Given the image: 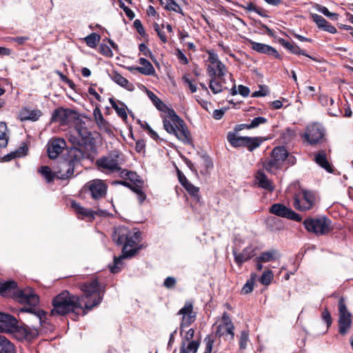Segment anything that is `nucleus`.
Here are the masks:
<instances>
[{"label":"nucleus","mask_w":353,"mask_h":353,"mask_svg":"<svg viewBox=\"0 0 353 353\" xmlns=\"http://www.w3.org/2000/svg\"><path fill=\"white\" fill-rule=\"evenodd\" d=\"M139 50L146 57L152 58V53L150 50L144 44L141 43L139 46Z\"/></svg>","instance_id":"69168bd1"},{"label":"nucleus","mask_w":353,"mask_h":353,"mask_svg":"<svg viewBox=\"0 0 353 353\" xmlns=\"http://www.w3.org/2000/svg\"><path fill=\"white\" fill-rule=\"evenodd\" d=\"M330 108L327 109V113L332 117H339L341 114V110L339 108V103L334 102V105H330Z\"/></svg>","instance_id":"8fccbe9b"},{"label":"nucleus","mask_w":353,"mask_h":353,"mask_svg":"<svg viewBox=\"0 0 353 353\" xmlns=\"http://www.w3.org/2000/svg\"><path fill=\"white\" fill-rule=\"evenodd\" d=\"M315 162L320 165L321 168H324L329 172H332V166L330 165L327 157L325 152L323 150L319 151L314 157Z\"/></svg>","instance_id":"c756f323"},{"label":"nucleus","mask_w":353,"mask_h":353,"mask_svg":"<svg viewBox=\"0 0 353 353\" xmlns=\"http://www.w3.org/2000/svg\"><path fill=\"white\" fill-rule=\"evenodd\" d=\"M17 283L12 280L8 281H0V294L3 296L12 295L14 299L21 303L30 305H37L39 299L38 295L30 288L17 289Z\"/></svg>","instance_id":"7ed1b4c3"},{"label":"nucleus","mask_w":353,"mask_h":353,"mask_svg":"<svg viewBox=\"0 0 353 353\" xmlns=\"http://www.w3.org/2000/svg\"><path fill=\"white\" fill-rule=\"evenodd\" d=\"M310 16L319 28L323 29L332 34H334L337 32L336 28L327 22L322 16L314 13H312Z\"/></svg>","instance_id":"4be33fe9"},{"label":"nucleus","mask_w":353,"mask_h":353,"mask_svg":"<svg viewBox=\"0 0 353 353\" xmlns=\"http://www.w3.org/2000/svg\"><path fill=\"white\" fill-rule=\"evenodd\" d=\"M148 97L152 101L155 107L161 112L167 114L165 118L169 117V111L174 110L173 109L169 108L156 94L151 91L147 92Z\"/></svg>","instance_id":"cd10ccee"},{"label":"nucleus","mask_w":353,"mask_h":353,"mask_svg":"<svg viewBox=\"0 0 353 353\" xmlns=\"http://www.w3.org/2000/svg\"><path fill=\"white\" fill-rule=\"evenodd\" d=\"M265 140L262 137H246L245 145L250 151H252L259 147L263 141Z\"/></svg>","instance_id":"58836bf2"},{"label":"nucleus","mask_w":353,"mask_h":353,"mask_svg":"<svg viewBox=\"0 0 353 353\" xmlns=\"http://www.w3.org/2000/svg\"><path fill=\"white\" fill-rule=\"evenodd\" d=\"M12 327L10 330H8L6 332L12 334L19 341L24 339L30 341L39 334L38 330L34 327H30L27 325L18 326L17 323H13Z\"/></svg>","instance_id":"ddd939ff"},{"label":"nucleus","mask_w":353,"mask_h":353,"mask_svg":"<svg viewBox=\"0 0 353 353\" xmlns=\"http://www.w3.org/2000/svg\"><path fill=\"white\" fill-rule=\"evenodd\" d=\"M75 130L78 135L81 138L83 143L90 148L91 150H95L96 140L91 132L82 124H77L75 126Z\"/></svg>","instance_id":"f3484780"},{"label":"nucleus","mask_w":353,"mask_h":353,"mask_svg":"<svg viewBox=\"0 0 353 353\" xmlns=\"http://www.w3.org/2000/svg\"><path fill=\"white\" fill-rule=\"evenodd\" d=\"M234 325L232 323H221L217 327L216 334L219 336H230V339L234 337Z\"/></svg>","instance_id":"2f4dec72"},{"label":"nucleus","mask_w":353,"mask_h":353,"mask_svg":"<svg viewBox=\"0 0 353 353\" xmlns=\"http://www.w3.org/2000/svg\"><path fill=\"white\" fill-rule=\"evenodd\" d=\"M339 331L341 334H345L351 327V313L347 310L343 297L339 301Z\"/></svg>","instance_id":"9d476101"},{"label":"nucleus","mask_w":353,"mask_h":353,"mask_svg":"<svg viewBox=\"0 0 353 353\" xmlns=\"http://www.w3.org/2000/svg\"><path fill=\"white\" fill-rule=\"evenodd\" d=\"M72 113V111L69 109L57 108L53 112L51 121L52 122H57L61 125H64L67 123Z\"/></svg>","instance_id":"6ab92c4d"},{"label":"nucleus","mask_w":353,"mask_h":353,"mask_svg":"<svg viewBox=\"0 0 353 353\" xmlns=\"http://www.w3.org/2000/svg\"><path fill=\"white\" fill-rule=\"evenodd\" d=\"M185 189L196 201H200L201 196L199 194V188L198 187L194 186L190 183L185 187Z\"/></svg>","instance_id":"79ce46f5"},{"label":"nucleus","mask_w":353,"mask_h":353,"mask_svg":"<svg viewBox=\"0 0 353 353\" xmlns=\"http://www.w3.org/2000/svg\"><path fill=\"white\" fill-rule=\"evenodd\" d=\"M66 147V142L63 139L57 138L49 141L48 143V154L50 159H55L62 153Z\"/></svg>","instance_id":"dca6fc26"},{"label":"nucleus","mask_w":353,"mask_h":353,"mask_svg":"<svg viewBox=\"0 0 353 353\" xmlns=\"http://www.w3.org/2000/svg\"><path fill=\"white\" fill-rule=\"evenodd\" d=\"M269 94V90L266 86H261L260 89L252 93V97H265Z\"/></svg>","instance_id":"5fc2aeb1"},{"label":"nucleus","mask_w":353,"mask_h":353,"mask_svg":"<svg viewBox=\"0 0 353 353\" xmlns=\"http://www.w3.org/2000/svg\"><path fill=\"white\" fill-rule=\"evenodd\" d=\"M250 43L252 48L257 52L272 55L279 59L280 58L279 52L270 46L254 41H250Z\"/></svg>","instance_id":"5701e85b"},{"label":"nucleus","mask_w":353,"mask_h":353,"mask_svg":"<svg viewBox=\"0 0 353 353\" xmlns=\"http://www.w3.org/2000/svg\"><path fill=\"white\" fill-rule=\"evenodd\" d=\"M183 81L188 86L191 92H192V93L196 92V91L197 90L196 86V85L192 83V81L190 79V78L188 76L183 77Z\"/></svg>","instance_id":"680f3d73"},{"label":"nucleus","mask_w":353,"mask_h":353,"mask_svg":"<svg viewBox=\"0 0 353 353\" xmlns=\"http://www.w3.org/2000/svg\"><path fill=\"white\" fill-rule=\"evenodd\" d=\"M70 161L64 163L61 165V169L65 170V172L58 176L60 179H66L73 176L74 169L76 163H79L81 160L88 159L89 154L78 148H72L69 152Z\"/></svg>","instance_id":"39448f33"},{"label":"nucleus","mask_w":353,"mask_h":353,"mask_svg":"<svg viewBox=\"0 0 353 353\" xmlns=\"http://www.w3.org/2000/svg\"><path fill=\"white\" fill-rule=\"evenodd\" d=\"M85 192H89L92 199L97 200L103 198L107 192V185L101 179H93L83 186Z\"/></svg>","instance_id":"9b49d317"},{"label":"nucleus","mask_w":353,"mask_h":353,"mask_svg":"<svg viewBox=\"0 0 353 353\" xmlns=\"http://www.w3.org/2000/svg\"><path fill=\"white\" fill-rule=\"evenodd\" d=\"M273 278V274L271 271L264 272L260 278V282L263 285H269Z\"/></svg>","instance_id":"3c124183"},{"label":"nucleus","mask_w":353,"mask_h":353,"mask_svg":"<svg viewBox=\"0 0 353 353\" xmlns=\"http://www.w3.org/2000/svg\"><path fill=\"white\" fill-rule=\"evenodd\" d=\"M111 79L116 83L119 85L121 87L125 88L128 90H132L133 89V85L130 83L128 80L123 77L121 74L118 73L117 72H114L111 75Z\"/></svg>","instance_id":"c9c22d12"},{"label":"nucleus","mask_w":353,"mask_h":353,"mask_svg":"<svg viewBox=\"0 0 353 353\" xmlns=\"http://www.w3.org/2000/svg\"><path fill=\"white\" fill-rule=\"evenodd\" d=\"M38 172L40 173L43 178L46 179V182L50 183L54 181L55 177L60 179L58 175L63 174L65 171V170H62L57 172H52L50 168L47 165H43L39 168Z\"/></svg>","instance_id":"393cba45"},{"label":"nucleus","mask_w":353,"mask_h":353,"mask_svg":"<svg viewBox=\"0 0 353 353\" xmlns=\"http://www.w3.org/2000/svg\"><path fill=\"white\" fill-rule=\"evenodd\" d=\"M14 345L4 336L0 335V353H15Z\"/></svg>","instance_id":"4c0bfd02"},{"label":"nucleus","mask_w":353,"mask_h":353,"mask_svg":"<svg viewBox=\"0 0 353 353\" xmlns=\"http://www.w3.org/2000/svg\"><path fill=\"white\" fill-rule=\"evenodd\" d=\"M204 342L205 343V349L204 353H211L212 350V345L214 342L212 336L208 335L205 339Z\"/></svg>","instance_id":"864d4df0"},{"label":"nucleus","mask_w":353,"mask_h":353,"mask_svg":"<svg viewBox=\"0 0 353 353\" xmlns=\"http://www.w3.org/2000/svg\"><path fill=\"white\" fill-rule=\"evenodd\" d=\"M209 62L207 65V72L209 77H224L227 74L225 65L219 60L218 55L213 51H208Z\"/></svg>","instance_id":"1a4fd4ad"},{"label":"nucleus","mask_w":353,"mask_h":353,"mask_svg":"<svg viewBox=\"0 0 353 353\" xmlns=\"http://www.w3.org/2000/svg\"><path fill=\"white\" fill-rule=\"evenodd\" d=\"M320 102L324 106H330V105H334V99L328 96H321L320 97Z\"/></svg>","instance_id":"052dcab7"},{"label":"nucleus","mask_w":353,"mask_h":353,"mask_svg":"<svg viewBox=\"0 0 353 353\" xmlns=\"http://www.w3.org/2000/svg\"><path fill=\"white\" fill-rule=\"evenodd\" d=\"M254 248L251 245L246 247L241 253L233 250L235 261L239 265H241L254 256Z\"/></svg>","instance_id":"412c9836"},{"label":"nucleus","mask_w":353,"mask_h":353,"mask_svg":"<svg viewBox=\"0 0 353 353\" xmlns=\"http://www.w3.org/2000/svg\"><path fill=\"white\" fill-rule=\"evenodd\" d=\"M93 116L94 118V121L96 124H97L99 122H101L104 121V118L103 117V114L101 113V111L99 108L96 107L93 110Z\"/></svg>","instance_id":"4d7b16f0"},{"label":"nucleus","mask_w":353,"mask_h":353,"mask_svg":"<svg viewBox=\"0 0 353 353\" xmlns=\"http://www.w3.org/2000/svg\"><path fill=\"white\" fill-rule=\"evenodd\" d=\"M133 191L137 194L138 200L140 203H142L145 199V194L137 188H132Z\"/></svg>","instance_id":"774afa93"},{"label":"nucleus","mask_w":353,"mask_h":353,"mask_svg":"<svg viewBox=\"0 0 353 353\" xmlns=\"http://www.w3.org/2000/svg\"><path fill=\"white\" fill-rule=\"evenodd\" d=\"M179 314L183 316L181 323V329L189 326L196 319L195 313L193 312V305L190 301L185 302L184 306L179 311Z\"/></svg>","instance_id":"a211bd4d"},{"label":"nucleus","mask_w":353,"mask_h":353,"mask_svg":"<svg viewBox=\"0 0 353 353\" xmlns=\"http://www.w3.org/2000/svg\"><path fill=\"white\" fill-rule=\"evenodd\" d=\"M194 335V330L192 328L189 329L183 337V341L189 342L193 341L192 339Z\"/></svg>","instance_id":"338daca9"},{"label":"nucleus","mask_w":353,"mask_h":353,"mask_svg":"<svg viewBox=\"0 0 353 353\" xmlns=\"http://www.w3.org/2000/svg\"><path fill=\"white\" fill-rule=\"evenodd\" d=\"M164 8L168 10H172L177 13L183 14V10L174 0H166Z\"/></svg>","instance_id":"49530a36"},{"label":"nucleus","mask_w":353,"mask_h":353,"mask_svg":"<svg viewBox=\"0 0 353 353\" xmlns=\"http://www.w3.org/2000/svg\"><path fill=\"white\" fill-rule=\"evenodd\" d=\"M99 170L105 174L119 172L121 170L120 157L118 154H110L101 157L96 161Z\"/></svg>","instance_id":"423d86ee"},{"label":"nucleus","mask_w":353,"mask_h":353,"mask_svg":"<svg viewBox=\"0 0 353 353\" xmlns=\"http://www.w3.org/2000/svg\"><path fill=\"white\" fill-rule=\"evenodd\" d=\"M17 320L12 316L0 312V332H6L10 330L13 323H17Z\"/></svg>","instance_id":"b1692460"},{"label":"nucleus","mask_w":353,"mask_h":353,"mask_svg":"<svg viewBox=\"0 0 353 353\" xmlns=\"http://www.w3.org/2000/svg\"><path fill=\"white\" fill-rule=\"evenodd\" d=\"M71 208L74 210L79 218L82 219H87L88 221L94 219L95 215L105 214V211L102 210L93 211L82 207L79 203L74 201L71 202Z\"/></svg>","instance_id":"2eb2a0df"},{"label":"nucleus","mask_w":353,"mask_h":353,"mask_svg":"<svg viewBox=\"0 0 353 353\" xmlns=\"http://www.w3.org/2000/svg\"><path fill=\"white\" fill-rule=\"evenodd\" d=\"M8 141L7 126L5 123L0 122V148H5Z\"/></svg>","instance_id":"a19ab883"},{"label":"nucleus","mask_w":353,"mask_h":353,"mask_svg":"<svg viewBox=\"0 0 353 353\" xmlns=\"http://www.w3.org/2000/svg\"><path fill=\"white\" fill-rule=\"evenodd\" d=\"M280 257V254L276 250H270L262 252L259 257L256 259L259 262H269L277 260Z\"/></svg>","instance_id":"c85d7f7f"},{"label":"nucleus","mask_w":353,"mask_h":353,"mask_svg":"<svg viewBox=\"0 0 353 353\" xmlns=\"http://www.w3.org/2000/svg\"><path fill=\"white\" fill-rule=\"evenodd\" d=\"M81 290L83 292L81 297L74 295L67 290L56 296L52 300L53 308L50 314L63 316L70 312L77 314L76 310L81 309L83 310V315H85L88 311L100 303L102 299L101 292L97 280L82 284Z\"/></svg>","instance_id":"f257e3e1"},{"label":"nucleus","mask_w":353,"mask_h":353,"mask_svg":"<svg viewBox=\"0 0 353 353\" xmlns=\"http://www.w3.org/2000/svg\"><path fill=\"white\" fill-rule=\"evenodd\" d=\"M322 319L325 321L327 325V327L330 326L332 322V319L329 311L325 309L322 313Z\"/></svg>","instance_id":"0e129e2a"},{"label":"nucleus","mask_w":353,"mask_h":353,"mask_svg":"<svg viewBox=\"0 0 353 353\" xmlns=\"http://www.w3.org/2000/svg\"><path fill=\"white\" fill-rule=\"evenodd\" d=\"M279 43L283 46L284 48L288 49L289 51H290L292 53L295 54H302L303 56H305L312 60L316 61V59L309 54H306L304 50H301L298 46H296L294 43H292L289 41H285L283 39H279Z\"/></svg>","instance_id":"bb28decb"},{"label":"nucleus","mask_w":353,"mask_h":353,"mask_svg":"<svg viewBox=\"0 0 353 353\" xmlns=\"http://www.w3.org/2000/svg\"><path fill=\"white\" fill-rule=\"evenodd\" d=\"M93 116L94 118V121L96 124H97L99 122H101L104 121V118L103 117V114L101 113V111L99 108L96 107L93 110Z\"/></svg>","instance_id":"6e6d98bb"},{"label":"nucleus","mask_w":353,"mask_h":353,"mask_svg":"<svg viewBox=\"0 0 353 353\" xmlns=\"http://www.w3.org/2000/svg\"><path fill=\"white\" fill-rule=\"evenodd\" d=\"M210 81L209 83L210 89L214 94H219L223 92L224 90H227L228 88L226 85V81L219 77H210Z\"/></svg>","instance_id":"aec40b11"},{"label":"nucleus","mask_w":353,"mask_h":353,"mask_svg":"<svg viewBox=\"0 0 353 353\" xmlns=\"http://www.w3.org/2000/svg\"><path fill=\"white\" fill-rule=\"evenodd\" d=\"M164 129L171 134H174L179 140L185 143L191 141L190 133L184 121L176 115L174 110L169 111V117L163 120Z\"/></svg>","instance_id":"20e7f679"},{"label":"nucleus","mask_w":353,"mask_h":353,"mask_svg":"<svg viewBox=\"0 0 353 353\" xmlns=\"http://www.w3.org/2000/svg\"><path fill=\"white\" fill-rule=\"evenodd\" d=\"M270 212L276 216L298 222L301 221V217L297 213L281 203L273 204L270 208Z\"/></svg>","instance_id":"4468645a"},{"label":"nucleus","mask_w":353,"mask_h":353,"mask_svg":"<svg viewBox=\"0 0 353 353\" xmlns=\"http://www.w3.org/2000/svg\"><path fill=\"white\" fill-rule=\"evenodd\" d=\"M305 229L316 235H324L331 230V221L325 218L312 219L308 218L303 222Z\"/></svg>","instance_id":"6e6552de"},{"label":"nucleus","mask_w":353,"mask_h":353,"mask_svg":"<svg viewBox=\"0 0 353 353\" xmlns=\"http://www.w3.org/2000/svg\"><path fill=\"white\" fill-rule=\"evenodd\" d=\"M228 140L234 147L245 146L246 137H236L234 134H228Z\"/></svg>","instance_id":"ea45409f"},{"label":"nucleus","mask_w":353,"mask_h":353,"mask_svg":"<svg viewBox=\"0 0 353 353\" xmlns=\"http://www.w3.org/2000/svg\"><path fill=\"white\" fill-rule=\"evenodd\" d=\"M314 203L313 194L307 190H302L294 197L293 206L296 210L306 211L311 209Z\"/></svg>","instance_id":"f8f14e48"},{"label":"nucleus","mask_w":353,"mask_h":353,"mask_svg":"<svg viewBox=\"0 0 353 353\" xmlns=\"http://www.w3.org/2000/svg\"><path fill=\"white\" fill-rule=\"evenodd\" d=\"M97 125L98 128H99V130H101L108 134L112 133L111 125L107 121L104 120L101 122L98 123Z\"/></svg>","instance_id":"603ef678"},{"label":"nucleus","mask_w":353,"mask_h":353,"mask_svg":"<svg viewBox=\"0 0 353 353\" xmlns=\"http://www.w3.org/2000/svg\"><path fill=\"white\" fill-rule=\"evenodd\" d=\"M139 63L141 66L133 68L144 75H153L155 73V69L151 63L145 58H140Z\"/></svg>","instance_id":"a878e982"},{"label":"nucleus","mask_w":353,"mask_h":353,"mask_svg":"<svg viewBox=\"0 0 353 353\" xmlns=\"http://www.w3.org/2000/svg\"><path fill=\"white\" fill-rule=\"evenodd\" d=\"M254 288V281L253 280H249L246 282V283L243 285L242 288V292L245 294L251 292Z\"/></svg>","instance_id":"bf43d9fd"},{"label":"nucleus","mask_w":353,"mask_h":353,"mask_svg":"<svg viewBox=\"0 0 353 353\" xmlns=\"http://www.w3.org/2000/svg\"><path fill=\"white\" fill-rule=\"evenodd\" d=\"M199 343L196 341H191L186 343L182 341L179 353H196L198 350Z\"/></svg>","instance_id":"e433bc0d"},{"label":"nucleus","mask_w":353,"mask_h":353,"mask_svg":"<svg viewBox=\"0 0 353 353\" xmlns=\"http://www.w3.org/2000/svg\"><path fill=\"white\" fill-rule=\"evenodd\" d=\"M100 36L97 33H91L85 37L86 44L90 48H95L100 41Z\"/></svg>","instance_id":"c03bdc74"},{"label":"nucleus","mask_w":353,"mask_h":353,"mask_svg":"<svg viewBox=\"0 0 353 353\" xmlns=\"http://www.w3.org/2000/svg\"><path fill=\"white\" fill-rule=\"evenodd\" d=\"M281 165L274 160L272 157L271 159L263 162V168L270 172H274Z\"/></svg>","instance_id":"a18cd8bd"},{"label":"nucleus","mask_w":353,"mask_h":353,"mask_svg":"<svg viewBox=\"0 0 353 353\" xmlns=\"http://www.w3.org/2000/svg\"><path fill=\"white\" fill-rule=\"evenodd\" d=\"M41 115V112L38 110H30L24 108L20 112L21 120L37 121Z\"/></svg>","instance_id":"7c9ffc66"},{"label":"nucleus","mask_w":353,"mask_h":353,"mask_svg":"<svg viewBox=\"0 0 353 353\" xmlns=\"http://www.w3.org/2000/svg\"><path fill=\"white\" fill-rule=\"evenodd\" d=\"M176 282V281L174 277L168 276L165 279L163 285L168 289L172 288L174 287Z\"/></svg>","instance_id":"e2e57ef3"},{"label":"nucleus","mask_w":353,"mask_h":353,"mask_svg":"<svg viewBox=\"0 0 353 353\" xmlns=\"http://www.w3.org/2000/svg\"><path fill=\"white\" fill-rule=\"evenodd\" d=\"M110 103L112 108L116 111L117 114L122 118L123 120H126L128 115L125 111L126 106L121 101H115L112 98L109 99Z\"/></svg>","instance_id":"473e14b6"},{"label":"nucleus","mask_w":353,"mask_h":353,"mask_svg":"<svg viewBox=\"0 0 353 353\" xmlns=\"http://www.w3.org/2000/svg\"><path fill=\"white\" fill-rule=\"evenodd\" d=\"M141 233L139 232H131L125 228H118L115 230L112 238L115 243L121 245L125 242L122 250V255L114 258V265L110 266L111 272L115 274L120 271L122 263L121 260L133 256L138 250L137 245L140 241Z\"/></svg>","instance_id":"f03ea898"},{"label":"nucleus","mask_w":353,"mask_h":353,"mask_svg":"<svg viewBox=\"0 0 353 353\" xmlns=\"http://www.w3.org/2000/svg\"><path fill=\"white\" fill-rule=\"evenodd\" d=\"M248 341V334L243 331L241 334V337L239 340V345L241 349H245L247 346V343Z\"/></svg>","instance_id":"13d9d810"},{"label":"nucleus","mask_w":353,"mask_h":353,"mask_svg":"<svg viewBox=\"0 0 353 353\" xmlns=\"http://www.w3.org/2000/svg\"><path fill=\"white\" fill-rule=\"evenodd\" d=\"M325 128L319 123H313L308 125L302 138L310 145H316L323 143L325 139Z\"/></svg>","instance_id":"0eeeda50"},{"label":"nucleus","mask_w":353,"mask_h":353,"mask_svg":"<svg viewBox=\"0 0 353 353\" xmlns=\"http://www.w3.org/2000/svg\"><path fill=\"white\" fill-rule=\"evenodd\" d=\"M276 161H277L280 165H282L283 161L286 159L288 157V152L285 147L279 146L274 148L272 152L271 156Z\"/></svg>","instance_id":"72a5a7b5"},{"label":"nucleus","mask_w":353,"mask_h":353,"mask_svg":"<svg viewBox=\"0 0 353 353\" xmlns=\"http://www.w3.org/2000/svg\"><path fill=\"white\" fill-rule=\"evenodd\" d=\"M316 8L319 12H321L325 16L337 19L338 14L336 13L330 12L326 7L317 4L316 6Z\"/></svg>","instance_id":"09e8293b"},{"label":"nucleus","mask_w":353,"mask_h":353,"mask_svg":"<svg viewBox=\"0 0 353 353\" xmlns=\"http://www.w3.org/2000/svg\"><path fill=\"white\" fill-rule=\"evenodd\" d=\"M267 119L265 117H258L253 119L249 125H246L247 129H252L258 127L261 124L265 123Z\"/></svg>","instance_id":"de8ad7c7"},{"label":"nucleus","mask_w":353,"mask_h":353,"mask_svg":"<svg viewBox=\"0 0 353 353\" xmlns=\"http://www.w3.org/2000/svg\"><path fill=\"white\" fill-rule=\"evenodd\" d=\"M237 93H239L243 97H246L250 94V89L248 87H246V86H244L243 85H239L238 91H237L236 89V85L233 83H232V87L230 89V94L232 96H234V95H236Z\"/></svg>","instance_id":"37998d69"},{"label":"nucleus","mask_w":353,"mask_h":353,"mask_svg":"<svg viewBox=\"0 0 353 353\" xmlns=\"http://www.w3.org/2000/svg\"><path fill=\"white\" fill-rule=\"evenodd\" d=\"M256 179L259 187L269 191L273 190L274 187L272 183L263 172L259 171L256 174Z\"/></svg>","instance_id":"f704fd0d"}]
</instances>
